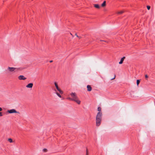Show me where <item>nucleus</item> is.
<instances>
[{"label":"nucleus","mask_w":155,"mask_h":155,"mask_svg":"<svg viewBox=\"0 0 155 155\" xmlns=\"http://www.w3.org/2000/svg\"><path fill=\"white\" fill-rule=\"evenodd\" d=\"M102 113H97L96 116V126H99L101 124L102 118Z\"/></svg>","instance_id":"f257e3e1"},{"label":"nucleus","mask_w":155,"mask_h":155,"mask_svg":"<svg viewBox=\"0 0 155 155\" xmlns=\"http://www.w3.org/2000/svg\"><path fill=\"white\" fill-rule=\"evenodd\" d=\"M71 95V96L72 97V99H71V100L75 101L78 104H80L81 101L78 99L76 96V94L75 93H72Z\"/></svg>","instance_id":"f03ea898"},{"label":"nucleus","mask_w":155,"mask_h":155,"mask_svg":"<svg viewBox=\"0 0 155 155\" xmlns=\"http://www.w3.org/2000/svg\"><path fill=\"white\" fill-rule=\"evenodd\" d=\"M54 84L55 87L58 91L61 94H63V91H61L60 88H59L58 86L57 83L56 82H55L54 83Z\"/></svg>","instance_id":"7ed1b4c3"},{"label":"nucleus","mask_w":155,"mask_h":155,"mask_svg":"<svg viewBox=\"0 0 155 155\" xmlns=\"http://www.w3.org/2000/svg\"><path fill=\"white\" fill-rule=\"evenodd\" d=\"M7 112L10 114L14 113H19L18 112H17L15 109H12L8 110L7 111Z\"/></svg>","instance_id":"20e7f679"},{"label":"nucleus","mask_w":155,"mask_h":155,"mask_svg":"<svg viewBox=\"0 0 155 155\" xmlns=\"http://www.w3.org/2000/svg\"><path fill=\"white\" fill-rule=\"evenodd\" d=\"M16 69V68L14 67H8V70L10 72H13Z\"/></svg>","instance_id":"39448f33"},{"label":"nucleus","mask_w":155,"mask_h":155,"mask_svg":"<svg viewBox=\"0 0 155 155\" xmlns=\"http://www.w3.org/2000/svg\"><path fill=\"white\" fill-rule=\"evenodd\" d=\"M18 79L19 80H25L26 79L23 75H21L18 77Z\"/></svg>","instance_id":"423d86ee"},{"label":"nucleus","mask_w":155,"mask_h":155,"mask_svg":"<svg viewBox=\"0 0 155 155\" xmlns=\"http://www.w3.org/2000/svg\"><path fill=\"white\" fill-rule=\"evenodd\" d=\"M33 86V83H31L28 84L26 86V87L28 88H31Z\"/></svg>","instance_id":"0eeeda50"},{"label":"nucleus","mask_w":155,"mask_h":155,"mask_svg":"<svg viewBox=\"0 0 155 155\" xmlns=\"http://www.w3.org/2000/svg\"><path fill=\"white\" fill-rule=\"evenodd\" d=\"M87 90L88 91H90L92 90V88L90 85H87Z\"/></svg>","instance_id":"6e6552de"},{"label":"nucleus","mask_w":155,"mask_h":155,"mask_svg":"<svg viewBox=\"0 0 155 155\" xmlns=\"http://www.w3.org/2000/svg\"><path fill=\"white\" fill-rule=\"evenodd\" d=\"M125 58V57H123V58H122L121 59L120 61L119 62V64H122V63L123 62V61H124V59Z\"/></svg>","instance_id":"1a4fd4ad"},{"label":"nucleus","mask_w":155,"mask_h":155,"mask_svg":"<svg viewBox=\"0 0 155 155\" xmlns=\"http://www.w3.org/2000/svg\"><path fill=\"white\" fill-rule=\"evenodd\" d=\"M94 7L97 8H100V6L98 4H94Z\"/></svg>","instance_id":"9d476101"},{"label":"nucleus","mask_w":155,"mask_h":155,"mask_svg":"<svg viewBox=\"0 0 155 155\" xmlns=\"http://www.w3.org/2000/svg\"><path fill=\"white\" fill-rule=\"evenodd\" d=\"M106 1H104L103 3L101 4V6L102 7H104L106 6Z\"/></svg>","instance_id":"9b49d317"},{"label":"nucleus","mask_w":155,"mask_h":155,"mask_svg":"<svg viewBox=\"0 0 155 155\" xmlns=\"http://www.w3.org/2000/svg\"><path fill=\"white\" fill-rule=\"evenodd\" d=\"M97 110L98 111V113H102V112L101 111V108L100 107H99L97 108Z\"/></svg>","instance_id":"f8f14e48"},{"label":"nucleus","mask_w":155,"mask_h":155,"mask_svg":"<svg viewBox=\"0 0 155 155\" xmlns=\"http://www.w3.org/2000/svg\"><path fill=\"white\" fill-rule=\"evenodd\" d=\"M124 12V11H121L120 12H117V13L119 14H121Z\"/></svg>","instance_id":"ddd939ff"},{"label":"nucleus","mask_w":155,"mask_h":155,"mask_svg":"<svg viewBox=\"0 0 155 155\" xmlns=\"http://www.w3.org/2000/svg\"><path fill=\"white\" fill-rule=\"evenodd\" d=\"M8 140L9 142L11 143H12L13 142L11 138H9Z\"/></svg>","instance_id":"4468645a"},{"label":"nucleus","mask_w":155,"mask_h":155,"mask_svg":"<svg viewBox=\"0 0 155 155\" xmlns=\"http://www.w3.org/2000/svg\"><path fill=\"white\" fill-rule=\"evenodd\" d=\"M86 155H88V151L87 148H86Z\"/></svg>","instance_id":"2eb2a0df"},{"label":"nucleus","mask_w":155,"mask_h":155,"mask_svg":"<svg viewBox=\"0 0 155 155\" xmlns=\"http://www.w3.org/2000/svg\"><path fill=\"white\" fill-rule=\"evenodd\" d=\"M56 94L60 98H61V95H60V94L58 93V92H56Z\"/></svg>","instance_id":"dca6fc26"},{"label":"nucleus","mask_w":155,"mask_h":155,"mask_svg":"<svg viewBox=\"0 0 155 155\" xmlns=\"http://www.w3.org/2000/svg\"><path fill=\"white\" fill-rule=\"evenodd\" d=\"M140 82V80H137V85H138Z\"/></svg>","instance_id":"f3484780"},{"label":"nucleus","mask_w":155,"mask_h":155,"mask_svg":"<svg viewBox=\"0 0 155 155\" xmlns=\"http://www.w3.org/2000/svg\"><path fill=\"white\" fill-rule=\"evenodd\" d=\"M147 9H148V10H149L150 9V6L148 5L147 6Z\"/></svg>","instance_id":"a211bd4d"},{"label":"nucleus","mask_w":155,"mask_h":155,"mask_svg":"<svg viewBox=\"0 0 155 155\" xmlns=\"http://www.w3.org/2000/svg\"><path fill=\"white\" fill-rule=\"evenodd\" d=\"M43 151H44L45 152H46L47 150L46 149H44L43 150Z\"/></svg>","instance_id":"6ab92c4d"},{"label":"nucleus","mask_w":155,"mask_h":155,"mask_svg":"<svg viewBox=\"0 0 155 155\" xmlns=\"http://www.w3.org/2000/svg\"><path fill=\"white\" fill-rule=\"evenodd\" d=\"M115 77H116V75H115L114 76V78H112L111 80H112L113 79H114L115 78Z\"/></svg>","instance_id":"aec40b11"},{"label":"nucleus","mask_w":155,"mask_h":155,"mask_svg":"<svg viewBox=\"0 0 155 155\" xmlns=\"http://www.w3.org/2000/svg\"><path fill=\"white\" fill-rule=\"evenodd\" d=\"M75 35L77 37H79V36H78L77 34H75Z\"/></svg>","instance_id":"412c9836"},{"label":"nucleus","mask_w":155,"mask_h":155,"mask_svg":"<svg viewBox=\"0 0 155 155\" xmlns=\"http://www.w3.org/2000/svg\"><path fill=\"white\" fill-rule=\"evenodd\" d=\"M68 99L70 100H71V99H72V98H71L70 97L68 98Z\"/></svg>","instance_id":"4be33fe9"},{"label":"nucleus","mask_w":155,"mask_h":155,"mask_svg":"<svg viewBox=\"0 0 155 155\" xmlns=\"http://www.w3.org/2000/svg\"><path fill=\"white\" fill-rule=\"evenodd\" d=\"M2 108L0 107V111H2Z\"/></svg>","instance_id":"5701e85b"},{"label":"nucleus","mask_w":155,"mask_h":155,"mask_svg":"<svg viewBox=\"0 0 155 155\" xmlns=\"http://www.w3.org/2000/svg\"><path fill=\"white\" fill-rule=\"evenodd\" d=\"M2 113L1 112V113L0 114V116H2Z\"/></svg>","instance_id":"b1692460"},{"label":"nucleus","mask_w":155,"mask_h":155,"mask_svg":"<svg viewBox=\"0 0 155 155\" xmlns=\"http://www.w3.org/2000/svg\"><path fill=\"white\" fill-rule=\"evenodd\" d=\"M52 62V61H50V62Z\"/></svg>","instance_id":"393cba45"},{"label":"nucleus","mask_w":155,"mask_h":155,"mask_svg":"<svg viewBox=\"0 0 155 155\" xmlns=\"http://www.w3.org/2000/svg\"><path fill=\"white\" fill-rule=\"evenodd\" d=\"M70 34L72 36V37H73V35L71 33Z\"/></svg>","instance_id":"a878e982"},{"label":"nucleus","mask_w":155,"mask_h":155,"mask_svg":"<svg viewBox=\"0 0 155 155\" xmlns=\"http://www.w3.org/2000/svg\"><path fill=\"white\" fill-rule=\"evenodd\" d=\"M148 77V76L146 75V78H147Z\"/></svg>","instance_id":"bb28decb"},{"label":"nucleus","mask_w":155,"mask_h":155,"mask_svg":"<svg viewBox=\"0 0 155 155\" xmlns=\"http://www.w3.org/2000/svg\"><path fill=\"white\" fill-rule=\"evenodd\" d=\"M79 38H81V37H78Z\"/></svg>","instance_id":"cd10ccee"},{"label":"nucleus","mask_w":155,"mask_h":155,"mask_svg":"<svg viewBox=\"0 0 155 155\" xmlns=\"http://www.w3.org/2000/svg\"><path fill=\"white\" fill-rule=\"evenodd\" d=\"M1 112H0V114H1Z\"/></svg>","instance_id":"c85d7f7f"}]
</instances>
